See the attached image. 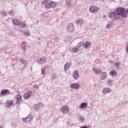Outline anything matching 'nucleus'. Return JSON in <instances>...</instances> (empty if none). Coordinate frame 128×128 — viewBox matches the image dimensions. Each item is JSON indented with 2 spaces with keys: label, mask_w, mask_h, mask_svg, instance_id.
<instances>
[{
  "label": "nucleus",
  "mask_w": 128,
  "mask_h": 128,
  "mask_svg": "<svg viewBox=\"0 0 128 128\" xmlns=\"http://www.w3.org/2000/svg\"><path fill=\"white\" fill-rule=\"evenodd\" d=\"M128 14V8L125 9L122 7L118 8L116 10L111 12L108 14V17L114 21H116L119 19L118 16H120L122 18H125Z\"/></svg>",
  "instance_id": "f257e3e1"
},
{
  "label": "nucleus",
  "mask_w": 128,
  "mask_h": 128,
  "mask_svg": "<svg viewBox=\"0 0 128 128\" xmlns=\"http://www.w3.org/2000/svg\"><path fill=\"white\" fill-rule=\"evenodd\" d=\"M32 114H30L28 117L26 118H22V121L26 124H29L30 121H32L33 117Z\"/></svg>",
  "instance_id": "f03ea898"
},
{
  "label": "nucleus",
  "mask_w": 128,
  "mask_h": 128,
  "mask_svg": "<svg viewBox=\"0 0 128 128\" xmlns=\"http://www.w3.org/2000/svg\"><path fill=\"white\" fill-rule=\"evenodd\" d=\"M89 10H90V12H91L92 13L96 14L98 12L99 8H98L94 6H92L89 8Z\"/></svg>",
  "instance_id": "7ed1b4c3"
},
{
  "label": "nucleus",
  "mask_w": 128,
  "mask_h": 128,
  "mask_svg": "<svg viewBox=\"0 0 128 128\" xmlns=\"http://www.w3.org/2000/svg\"><path fill=\"white\" fill-rule=\"evenodd\" d=\"M43 107V104L40 102V103H38V104H36L34 106V110L35 111H38L40 110V109Z\"/></svg>",
  "instance_id": "20e7f679"
},
{
  "label": "nucleus",
  "mask_w": 128,
  "mask_h": 128,
  "mask_svg": "<svg viewBox=\"0 0 128 128\" xmlns=\"http://www.w3.org/2000/svg\"><path fill=\"white\" fill-rule=\"evenodd\" d=\"M74 30V27L73 24H70L68 26V31L70 33H73Z\"/></svg>",
  "instance_id": "39448f33"
},
{
  "label": "nucleus",
  "mask_w": 128,
  "mask_h": 128,
  "mask_svg": "<svg viewBox=\"0 0 128 128\" xmlns=\"http://www.w3.org/2000/svg\"><path fill=\"white\" fill-rule=\"evenodd\" d=\"M80 87V84L78 82L76 83H72L71 84V85H70V88H71L75 89V90H78L79 88Z\"/></svg>",
  "instance_id": "423d86ee"
},
{
  "label": "nucleus",
  "mask_w": 128,
  "mask_h": 128,
  "mask_svg": "<svg viewBox=\"0 0 128 128\" xmlns=\"http://www.w3.org/2000/svg\"><path fill=\"white\" fill-rule=\"evenodd\" d=\"M47 59L46 57L44 56L38 60L37 62L40 64H42L46 63Z\"/></svg>",
  "instance_id": "0eeeda50"
},
{
  "label": "nucleus",
  "mask_w": 128,
  "mask_h": 128,
  "mask_svg": "<svg viewBox=\"0 0 128 128\" xmlns=\"http://www.w3.org/2000/svg\"><path fill=\"white\" fill-rule=\"evenodd\" d=\"M69 111V108L67 105L63 106L61 109V112L62 114H67Z\"/></svg>",
  "instance_id": "6e6552de"
},
{
  "label": "nucleus",
  "mask_w": 128,
  "mask_h": 128,
  "mask_svg": "<svg viewBox=\"0 0 128 128\" xmlns=\"http://www.w3.org/2000/svg\"><path fill=\"white\" fill-rule=\"evenodd\" d=\"M80 78V75L78 74V71L77 70L73 72V78L75 80H78Z\"/></svg>",
  "instance_id": "1a4fd4ad"
},
{
  "label": "nucleus",
  "mask_w": 128,
  "mask_h": 128,
  "mask_svg": "<svg viewBox=\"0 0 128 128\" xmlns=\"http://www.w3.org/2000/svg\"><path fill=\"white\" fill-rule=\"evenodd\" d=\"M32 94V91H28L26 93H25L24 95V98L25 100L28 99Z\"/></svg>",
  "instance_id": "9d476101"
},
{
  "label": "nucleus",
  "mask_w": 128,
  "mask_h": 128,
  "mask_svg": "<svg viewBox=\"0 0 128 128\" xmlns=\"http://www.w3.org/2000/svg\"><path fill=\"white\" fill-rule=\"evenodd\" d=\"M108 76V74L106 72H103L101 73V76L100 77H101V80H106Z\"/></svg>",
  "instance_id": "9b49d317"
},
{
  "label": "nucleus",
  "mask_w": 128,
  "mask_h": 128,
  "mask_svg": "<svg viewBox=\"0 0 128 128\" xmlns=\"http://www.w3.org/2000/svg\"><path fill=\"white\" fill-rule=\"evenodd\" d=\"M12 22L14 25L17 26H20V21L17 18L12 20Z\"/></svg>",
  "instance_id": "f8f14e48"
},
{
  "label": "nucleus",
  "mask_w": 128,
  "mask_h": 128,
  "mask_svg": "<svg viewBox=\"0 0 128 128\" xmlns=\"http://www.w3.org/2000/svg\"><path fill=\"white\" fill-rule=\"evenodd\" d=\"M16 104H20V101L21 100L22 98V96L21 95H17L16 96Z\"/></svg>",
  "instance_id": "ddd939ff"
},
{
  "label": "nucleus",
  "mask_w": 128,
  "mask_h": 128,
  "mask_svg": "<svg viewBox=\"0 0 128 128\" xmlns=\"http://www.w3.org/2000/svg\"><path fill=\"white\" fill-rule=\"evenodd\" d=\"M92 45L91 43L90 42H85V44L84 42V48H85V49L88 48L90 46Z\"/></svg>",
  "instance_id": "4468645a"
},
{
  "label": "nucleus",
  "mask_w": 128,
  "mask_h": 128,
  "mask_svg": "<svg viewBox=\"0 0 128 128\" xmlns=\"http://www.w3.org/2000/svg\"><path fill=\"white\" fill-rule=\"evenodd\" d=\"M10 92V90L8 89H4L3 90H2L0 92V94L2 95H4L7 94H8Z\"/></svg>",
  "instance_id": "2eb2a0df"
},
{
  "label": "nucleus",
  "mask_w": 128,
  "mask_h": 128,
  "mask_svg": "<svg viewBox=\"0 0 128 128\" xmlns=\"http://www.w3.org/2000/svg\"><path fill=\"white\" fill-rule=\"evenodd\" d=\"M93 71L95 72V74H100L102 72V70L100 69H97L96 68H93Z\"/></svg>",
  "instance_id": "dca6fc26"
},
{
  "label": "nucleus",
  "mask_w": 128,
  "mask_h": 128,
  "mask_svg": "<svg viewBox=\"0 0 128 128\" xmlns=\"http://www.w3.org/2000/svg\"><path fill=\"white\" fill-rule=\"evenodd\" d=\"M78 120H79V122H80L84 123L85 122L84 117L80 115V116H79V118H78Z\"/></svg>",
  "instance_id": "f3484780"
},
{
  "label": "nucleus",
  "mask_w": 128,
  "mask_h": 128,
  "mask_svg": "<svg viewBox=\"0 0 128 128\" xmlns=\"http://www.w3.org/2000/svg\"><path fill=\"white\" fill-rule=\"evenodd\" d=\"M70 66V62H66L64 64V70L65 71H66Z\"/></svg>",
  "instance_id": "a211bd4d"
},
{
  "label": "nucleus",
  "mask_w": 128,
  "mask_h": 128,
  "mask_svg": "<svg viewBox=\"0 0 128 128\" xmlns=\"http://www.w3.org/2000/svg\"><path fill=\"white\" fill-rule=\"evenodd\" d=\"M103 92L104 94H108L111 92V90L110 88H104V89H103Z\"/></svg>",
  "instance_id": "6ab92c4d"
},
{
  "label": "nucleus",
  "mask_w": 128,
  "mask_h": 128,
  "mask_svg": "<svg viewBox=\"0 0 128 128\" xmlns=\"http://www.w3.org/2000/svg\"><path fill=\"white\" fill-rule=\"evenodd\" d=\"M88 107V103H81L80 108L84 109Z\"/></svg>",
  "instance_id": "aec40b11"
},
{
  "label": "nucleus",
  "mask_w": 128,
  "mask_h": 128,
  "mask_svg": "<svg viewBox=\"0 0 128 128\" xmlns=\"http://www.w3.org/2000/svg\"><path fill=\"white\" fill-rule=\"evenodd\" d=\"M14 104V102L13 101H8L7 104H6V108H9L10 106H12Z\"/></svg>",
  "instance_id": "412c9836"
},
{
  "label": "nucleus",
  "mask_w": 128,
  "mask_h": 128,
  "mask_svg": "<svg viewBox=\"0 0 128 128\" xmlns=\"http://www.w3.org/2000/svg\"><path fill=\"white\" fill-rule=\"evenodd\" d=\"M112 23H113L112 21L108 22L107 25L106 26V28H107L108 29H109L110 28H112Z\"/></svg>",
  "instance_id": "4be33fe9"
},
{
  "label": "nucleus",
  "mask_w": 128,
  "mask_h": 128,
  "mask_svg": "<svg viewBox=\"0 0 128 128\" xmlns=\"http://www.w3.org/2000/svg\"><path fill=\"white\" fill-rule=\"evenodd\" d=\"M110 74L111 76H116L117 74V72L116 70H112L110 72Z\"/></svg>",
  "instance_id": "5701e85b"
},
{
  "label": "nucleus",
  "mask_w": 128,
  "mask_h": 128,
  "mask_svg": "<svg viewBox=\"0 0 128 128\" xmlns=\"http://www.w3.org/2000/svg\"><path fill=\"white\" fill-rule=\"evenodd\" d=\"M20 62L24 65H26V61L23 58H20Z\"/></svg>",
  "instance_id": "b1692460"
},
{
  "label": "nucleus",
  "mask_w": 128,
  "mask_h": 128,
  "mask_svg": "<svg viewBox=\"0 0 128 128\" xmlns=\"http://www.w3.org/2000/svg\"><path fill=\"white\" fill-rule=\"evenodd\" d=\"M70 50H71V52H74V53H76L78 52V49L76 47L71 48Z\"/></svg>",
  "instance_id": "393cba45"
},
{
  "label": "nucleus",
  "mask_w": 128,
  "mask_h": 128,
  "mask_svg": "<svg viewBox=\"0 0 128 128\" xmlns=\"http://www.w3.org/2000/svg\"><path fill=\"white\" fill-rule=\"evenodd\" d=\"M84 20L82 19H78V20L76 21V24H82Z\"/></svg>",
  "instance_id": "a878e982"
},
{
  "label": "nucleus",
  "mask_w": 128,
  "mask_h": 128,
  "mask_svg": "<svg viewBox=\"0 0 128 128\" xmlns=\"http://www.w3.org/2000/svg\"><path fill=\"white\" fill-rule=\"evenodd\" d=\"M84 46V42L82 41L80 42H79V44H77V46H76V47L78 48H80L81 46Z\"/></svg>",
  "instance_id": "bb28decb"
},
{
  "label": "nucleus",
  "mask_w": 128,
  "mask_h": 128,
  "mask_svg": "<svg viewBox=\"0 0 128 128\" xmlns=\"http://www.w3.org/2000/svg\"><path fill=\"white\" fill-rule=\"evenodd\" d=\"M50 4L51 5V8H55L56 6V4L55 2H50Z\"/></svg>",
  "instance_id": "cd10ccee"
},
{
  "label": "nucleus",
  "mask_w": 128,
  "mask_h": 128,
  "mask_svg": "<svg viewBox=\"0 0 128 128\" xmlns=\"http://www.w3.org/2000/svg\"><path fill=\"white\" fill-rule=\"evenodd\" d=\"M107 82L109 86H111L112 84L113 80L111 79H108Z\"/></svg>",
  "instance_id": "c85d7f7f"
},
{
  "label": "nucleus",
  "mask_w": 128,
  "mask_h": 128,
  "mask_svg": "<svg viewBox=\"0 0 128 128\" xmlns=\"http://www.w3.org/2000/svg\"><path fill=\"white\" fill-rule=\"evenodd\" d=\"M72 0H66V5L68 7H70V2Z\"/></svg>",
  "instance_id": "c756f323"
},
{
  "label": "nucleus",
  "mask_w": 128,
  "mask_h": 128,
  "mask_svg": "<svg viewBox=\"0 0 128 128\" xmlns=\"http://www.w3.org/2000/svg\"><path fill=\"white\" fill-rule=\"evenodd\" d=\"M119 65H120V62H116L114 64V66L116 67V68H120Z\"/></svg>",
  "instance_id": "7c9ffc66"
},
{
  "label": "nucleus",
  "mask_w": 128,
  "mask_h": 128,
  "mask_svg": "<svg viewBox=\"0 0 128 128\" xmlns=\"http://www.w3.org/2000/svg\"><path fill=\"white\" fill-rule=\"evenodd\" d=\"M24 34L26 36H29L30 34V32L29 30H26V31L24 32Z\"/></svg>",
  "instance_id": "2f4dec72"
},
{
  "label": "nucleus",
  "mask_w": 128,
  "mask_h": 128,
  "mask_svg": "<svg viewBox=\"0 0 128 128\" xmlns=\"http://www.w3.org/2000/svg\"><path fill=\"white\" fill-rule=\"evenodd\" d=\"M46 68L45 67L42 69V75H44L46 74Z\"/></svg>",
  "instance_id": "473e14b6"
},
{
  "label": "nucleus",
  "mask_w": 128,
  "mask_h": 128,
  "mask_svg": "<svg viewBox=\"0 0 128 128\" xmlns=\"http://www.w3.org/2000/svg\"><path fill=\"white\" fill-rule=\"evenodd\" d=\"M46 8V9H49L51 8V4H46L45 6Z\"/></svg>",
  "instance_id": "72a5a7b5"
},
{
  "label": "nucleus",
  "mask_w": 128,
  "mask_h": 128,
  "mask_svg": "<svg viewBox=\"0 0 128 128\" xmlns=\"http://www.w3.org/2000/svg\"><path fill=\"white\" fill-rule=\"evenodd\" d=\"M20 28H24V27H26V23H21L20 24Z\"/></svg>",
  "instance_id": "f704fd0d"
},
{
  "label": "nucleus",
  "mask_w": 128,
  "mask_h": 128,
  "mask_svg": "<svg viewBox=\"0 0 128 128\" xmlns=\"http://www.w3.org/2000/svg\"><path fill=\"white\" fill-rule=\"evenodd\" d=\"M8 14L10 16H13L14 14V10H12L10 11L9 12Z\"/></svg>",
  "instance_id": "c9c22d12"
},
{
  "label": "nucleus",
  "mask_w": 128,
  "mask_h": 128,
  "mask_svg": "<svg viewBox=\"0 0 128 128\" xmlns=\"http://www.w3.org/2000/svg\"><path fill=\"white\" fill-rule=\"evenodd\" d=\"M1 14H2V16H4V17L6 16L7 13H6V12H5V11L2 12H1Z\"/></svg>",
  "instance_id": "e433bc0d"
},
{
  "label": "nucleus",
  "mask_w": 128,
  "mask_h": 128,
  "mask_svg": "<svg viewBox=\"0 0 128 128\" xmlns=\"http://www.w3.org/2000/svg\"><path fill=\"white\" fill-rule=\"evenodd\" d=\"M48 3V0H44L43 2H42V5H46V4Z\"/></svg>",
  "instance_id": "4c0bfd02"
},
{
  "label": "nucleus",
  "mask_w": 128,
  "mask_h": 128,
  "mask_svg": "<svg viewBox=\"0 0 128 128\" xmlns=\"http://www.w3.org/2000/svg\"><path fill=\"white\" fill-rule=\"evenodd\" d=\"M33 87L36 89H38L39 88V86L38 84H35L34 85Z\"/></svg>",
  "instance_id": "58836bf2"
},
{
  "label": "nucleus",
  "mask_w": 128,
  "mask_h": 128,
  "mask_svg": "<svg viewBox=\"0 0 128 128\" xmlns=\"http://www.w3.org/2000/svg\"><path fill=\"white\" fill-rule=\"evenodd\" d=\"M57 76V74H52V78L54 79Z\"/></svg>",
  "instance_id": "ea45409f"
},
{
  "label": "nucleus",
  "mask_w": 128,
  "mask_h": 128,
  "mask_svg": "<svg viewBox=\"0 0 128 128\" xmlns=\"http://www.w3.org/2000/svg\"><path fill=\"white\" fill-rule=\"evenodd\" d=\"M26 46V44L24 42H23L21 45V47L22 48H24Z\"/></svg>",
  "instance_id": "a19ab883"
},
{
  "label": "nucleus",
  "mask_w": 128,
  "mask_h": 128,
  "mask_svg": "<svg viewBox=\"0 0 128 128\" xmlns=\"http://www.w3.org/2000/svg\"><path fill=\"white\" fill-rule=\"evenodd\" d=\"M54 40H56V42H58V36L54 38Z\"/></svg>",
  "instance_id": "79ce46f5"
},
{
  "label": "nucleus",
  "mask_w": 128,
  "mask_h": 128,
  "mask_svg": "<svg viewBox=\"0 0 128 128\" xmlns=\"http://www.w3.org/2000/svg\"><path fill=\"white\" fill-rule=\"evenodd\" d=\"M13 126L14 128H16L17 127L16 124H14Z\"/></svg>",
  "instance_id": "37998d69"
},
{
  "label": "nucleus",
  "mask_w": 128,
  "mask_h": 128,
  "mask_svg": "<svg viewBox=\"0 0 128 128\" xmlns=\"http://www.w3.org/2000/svg\"><path fill=\"white\" fill-rule=\"evenodd\" d=\"M126 52L128 53V45L126 47Z\"/></svg>",
  "instance_id": "c03bdc74"
},
{
  "label": "nucleus",
  "mask_w": 128,
  "mask_h": 128,
  "mask_svg": "<svg viewBox=\"0 0 128 128\" xmlns=\"http://www.w3.org/2000/svg\"><path fill=\"white\" fill-rule=\"evenodd\" d=\"M110 64H114V62L113 61H110Z\"/></svg>",
  "instance_id": "a18cd8bd"
},
{
  "label": "nucleus",
  "mask_w": 128,
  "mask_h": 128,
  "mask_svg": "<svg viewBox=\"0 0 128 128\" xmlns=\"http://www.w3.org/2000/svg\"><path fill=\"white\" fill-rule=\"evenodd\" d=\"M88 128L87 126H83V128Z\"/></svg>",
  "instance_id": "49530a36"
},
{
  "label": "nucleus",
  "mask_w": 128,
  "mask_h": 128,
  "mask_svg": "<svg viewBox=\"0 0 128 128\" xmlns=\"http://www.w3.org/2000/svg\"><path fill=\"white\" fill-rule=\"evenodd\" d=\"M0 128H2V126H0Z\"/></svg>",
  "instance_id": "de8ad7c7"
},
{
  "label": "nucleus",
  "mask_w": 128,
  "mask_h": 128,
  "mask_svg": "<svg viewBox=\"0 0 128 128\" xmlns=\"http://www.w3.org/2000/svg\"><path fill=\"white\" fill-rule=\"evenodd\" d=\"M20 32L22 33V30H20Z\"/></svg>",
  "instance_id": "09e8293b"
},
{
  "label": "nucleus",
  "mask_w": 128,
  "mask_h": 128,
  "mask_svg": "<svg viewBox=\"0 0 128 128\" xmlns=\"http://www.w3.org/2000/svg\"><path fill=\"white\" fill-rule=\"evenodd\" d=\"M103 16H104V18H105V17H106V16H105V15H104Z\"/></svg>",
  "instance_id": "8fccbe9b"
}]
</instances>
